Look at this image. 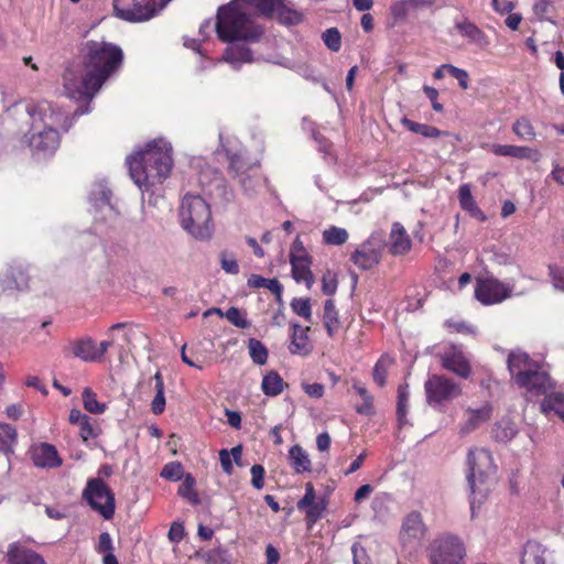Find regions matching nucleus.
<instances>
[{"label": "nucleus", "mask_w": 564, "mask_h": 564, "mask_svg": "<svg viewBox=\"0 0 564 564\" xmlns=\"http://www.w3.org/2000/svg\"><path fill=\"white\" fill-rule=\"evenodd\" d=\"M123 59L122 50L105 41H88L84 47L83 74L72 67L63 75V86L68 98L85 101L74 116L90 112V104L107 78L118 70Z\"/></svg>", "instance_id": "1"}, {"label": "nucleus", "mask_w": 564, "mask_h": 564, "mask_svg": "<svg viewBox=\"0 0 564 564\" xmlns=\"http://www.w3.org/2000/svg\"><path fill=\"white\" fill-rule=\"evenodd\" d=\"M273 0H231L217 11L215 30L225 43L259 42L264 33L258 17H271Z\"/></svg>", "instance_id": "2"}, {"label": "nucleus", "mask_w": 564, "mask_h": 564, "mask_svg": "<svg viewBox=\"0 0 564 564\" xmlns=\"http://www.w3.org/2000/svg\"><path fill=\"white\" fill-rule=\"evenodd\" d=\"M172 152L171 143H145L126 159L129 174L142 192L152 191L170 177L174 164Z\"/></svg>", "instance_id": "3"}, {"label": "nucleus", "mask_w": 564, "mask_h": 564, "mask_svg": "<svg viewBox=\"0 0 564 564\" xmlns=\"http://www.w3.org/2000/svg\"><path fill=\"white\" fill-rule=\"evenodd\" d=\"M507 364L514 384L528 393L541 395L553 388L549 373L542 369L539 361L533 360L527 352L511 351Z\"/></svg>", "instance_id": "4"}, {"label": "nucleus", "mask_w": 564, "mask_h": 564, "mask_svg": "<svg viewBox=\"0 0 564 564\" xmlns=\"http://www.w3.org/2000/svg\"><path fill=\"white\" fill-rule=\"evenodd\" d=\"M180 225L196 240H209L214 234L210 206L199 195L186 194L180 206Z\"/></svg>", "instance_id": "5"}, {"label": "nucleus", "mask_w": 564, "mask_h": 564, "mask_svg": "<svg viewBox=\"0 0 564 564\" xmlns=\"http://www.w3.org/2000/svg\"><path fill=\"white\" fill-rule=\"evenodd\" d=\"M30 128L24 132L28 141H34L36 138L42 141H57L62 134L57 128L63 119V115L56 112L47 101H30L25 106Z\"/></svg>", "instance_id": "6"}, {"label": "nucleus", "mask_w": 564, "mask_h": 564, "mask_svg": "<svg viewBox=\"0 0 564 564\" xmlns=\"http://www.w3.org/2000/svg\"><path fill=\"white\" fill-rule=\"evenodd\" d=\"M469 473L467 480L473 495L471 511H475L476 497L484 498L489 491L490 478L496 471L492 455L485 448L470 449L467 456Z\"/></svg>", "instance_id": "7"}, {"label": "nucleus", "mask_w": 564, "mask_h": 564, "mask_svg": "<svg viewBox=\"0 0 564 564\" xmlns=\"http://www.w3.org/2000/svg\"><path fill=\"white\" fill-rule=\"evenodd\" d=\"M466 553L462 538L452 532L435 535L426 547L430 564H465Z\"/></svg>", "instance_id": "8"}, {"label": "nucleus", "mask_w": 564, "mask_h": 564, "mask_svg": "<svg viewBox=\"0 0 564 564\" xmlns=\"http://www.w3.org/2000/svg\"><path fill=\"white\" fill-rule=\"evenodd\" d=\"M386 249V237L382 231H375L352 253L350 260L361 270H370L381 261Z\"/></svg>", "instance_id": "9"}, {"label": "nucleus", "mask_w": 564, "mask_h": 564, "mask_svg": "<svg viewBox=\"0 0 564 564\" xmlns=\"http://www.w3.org/2000/svg\"><path fill=\"white\" fill-rule=\"evenodd\" d=\"M83 496L88 505L106 520L112 518L115 513V496L101 479L94 478L88 480Z\"/></svg>", "instance_id": "10"}, {"label": "nucleus", "mask_w": 564, "mask_h": 564, "mask_svg": "<svg viewBox=\"0 0 564 564\" xmlns=\"http://www.w3.org/2000/svg\"><path fill=\"white\" fill-rule=\"evenodd\" d=\"M426 401L436 406L462 394V388L454 380L440 375L431 376L424 383Z\"/></svg>", "instance_id": "11"}, {"label": "nucleus", "mask_w": 564, "mask_h": 564, "mask_svg": "<svg viewBox=\"0 0 564 564\" xmlns=\"http://www.w3.org/2000/svg\"><path fill=\"white\" fill-rule=\"evenodd\" d=\"M113 10L118 18L129 22H142L156 13L154 0H113Z\"/></svg>", "instance_id": "12"}, {"label": "nucleus", "mask_w": 564, "mask_h": 564, "mask_svg": "<svg viewBox=\"0 0 564 564\" xmlns=\"http://www.w3.org/2000/svg\"><path fill=\"white\" fill-rule=\"evenodd\" d=\"M512 286L492 276L478 278L475 286V297L484 305L498 304L510 297Z\"/></svg>", "instance_id": "13"}, {"label": "nucleus", "mask_w": 564, "mask_h": 564, "mask_svg": "<svg viewBox=\"0 0 564 564\" xmlns=\"http://www.w3.org/2000/svg\"><path fill=\"white\" fill-rule=\"evenodd\" d=\"M427 533V527L423 521V517L417 511L410 512L402 522L400 531V542L403 549L415 547Z\"/></svg>", "instance_id": "14"}, {"label": "nucleus", "mask_w": 564, "mask_h": 564, "mask_svg": "<svg viewBox=\"0 0 564 564\" xmlns=\"http://www.w3.org/2000/svg\"><path fill=\"white\" fill-rule=\"evenodd\" d=\"M29 288V274L21 262L8 264L0 272V290L2 292L24 291Z\"/></svg>", "instance_id": "15"}, {"label": "nucleus", "mask_w": 564, "mask_h": 564, "mask_svg": "<svg viewBox=\"0 0 564 564\" xmlns=\"http://www.w3.org/2000/svg\"><path fill=\"white\" fill-rule=\"evenodd\" d=\"M296 507L300 511H305L307 525L312 527L323 517L326 501L324 498L317 499L313 485L307 482L305 485V494L297 501Z\"/></svg>", "instance_id": "16"}, {"label": "nucleus", "mask_w": 564, "mask_h": 564, "mask_svg": "<svg viewBox=\"0 0 564 564\" xmlns=\"http://www.w3.org/2000/svg\"><path fill=\"white\" fill-rule=\"evenodd\" d=\"M32 460L36 467L47 469L57 468L63 464L56 447L50 443H40L33 446Z\"/></svg>", "instance_id": "17"}, {"label": "nucleus", "mask_w": 564, "mask_h": 564, "mask_svg": "<svg viewBox=\"0 0 564 564\" xmlns=\"http://www.w3.org/2000/svg\"><path fill=\"white\" fill-rule=\"evenodd\" d=\"M445 369L454 372L460 378L467 379L470 375V365L463 351L455 346L445 350L441 357Z\"/></svg>", "instance_id": "18"}, {"label": "nucleus", "mask_w": 564, "mask_h": 564, "mask_svg": "<svg viewBox=\"0 0 564 564\" xmlns=\"http://www.w3.org/2000/svg\"><path fill=\"white\" fill-rule=\"evenodd\" d=\"M433 0H397L390 7V14L395 21H405L420 11L433 6Z\"/></svg>", "instance_id": "19"}, {"label": "nucleus", "mask_w": 564, "mask_h": 564, "mask_svg": "<svg viewBox=\"0 0 564 564\" xmlns=\"http://www.w3.org/2000/svg\"><path fill=\"white\" fill-rule=\"evenodd\" d=\"M412 242L405 230L400 223H393L389 239L386 240V248L392 256H403L411 250Z\"/></svg>", "instance_id": "20"}, {"label": "nucleus", "mask_w": 564, "mask_h": 564, "mask_svg": "<svg viewBox=\"0 0 564 564\" xmlns=\"http://www.w3.org/2000/svg\"><path fill=\"white\" fill-rule=\"evenodd\" d=\"M491 414L492 406L489 403H485L478 409H467L464 414V423L460 425V435L465 436L477 430L491 417Z\"/></svg>", "instance_id": "21"}, {"label": "nucleus", "mask_w": 564, "mask_h": 564, "mask_svg": "<svg viewBox=\"0 0 564 564\" xmlns=\"http://www.w3.org/2000/svg\"><path fill=\"white\" fill-rule=\"evenodd\" d=\"M291 327V343L289 345L290 352L292 355H299L303 357L308 356L313 349V346L307 335L310 327H303L297 323H293Z\"/></svg>", "instance_id": "22"}, {"label": "nucleus", "mask_w": 564, "mask_h": 564, "mask_svg": "<svg viewBox=\"0 0 564 564\" xmlns=\"http://www.w3.org/2000/svg\"><path fill=\"white\" fill-rule=\"evenodd\" d=\"M487 145H489V143H487ZM490 151L497 155L527 159L534 162L540 158V153L536 149L525 145L518 147L513 144L491 143Z\"/></svg>", "instance_id": "23"}, {"label": "nucleus", "mask_w": 564, "mask_h": 564, "mask_svg": "<svg viewBox=\"0 0 564 564\" xmlns=\"http://www.w3.org/2000/svg\"><path fill=\"white\" fill-rule=\"evenodd\" d=\"M111 191L105 181L95 182L89 192V202L96 208L105 212L107 215L113 213L111 205Z\"/></svg>", "instance_id": "24"}, {"label": "nucleus", "mask_w": 564, "mask_h": 564, "mask_svg": "<svg viewBox=\"0 0 564 564\" xmlns=\"http://www.w3.org/2000/svg\"><path fill=\"white\" fill-rule=\"evenodd\" d=\"M7 556L10 564H46L39 553L17 543L10 544Z\"/></svg>", "instance_id": "25"}, {"label": "nucleus", "mask_w": 564, "mask_h": 564, "mask_svg": "<svg viewBox=\"0 0 564 564\" xmlns=\"http://www.w3.org/2000/svg\"><path fill=\"white\" fill-rule=\"evenodd\" d=\"M551 557V553L542 544L529 541L523 547L521 564H552Z\"/></svg>", "instance_id": "26"}, {"label": "nucleus", "mask_w": 564, "mask_h": 564, "mask_svg": "<svg viewBox=\"0 0 564 564\" xmlns=\"http://www.w3.org/2000/svg\"><path fill=\"white\" fill-rule=\"evenodd\" d=\"M223 61L238 70L243 63H251L253 61L252 51L243 45L228 46L224 52Z\"/></svg>", "instance_id": "27"}, {"label": "nucleus", "mask_w": 564, "mask_h": 564, "mask_svg": "<svg viewBox=\"0 0 564 564\" xmlns=\"http://www.w3.org/2000/svg\"><path fill=\"white\" fill-rule=\"evenodd\" d=\"M455 28L462 36L468 39L471 43L478 45L481 48H485L489 44L486 34L469 20L457 22Z\"/></svg>", "instance_id": "28"}, {"label": "nucleus", "mask_w": 564, "mask_h": 564, "mask_svg": "<svg viewBox=\"0 0 564 564\" xmlns=\"http://www.w3.org/2000/svg\"><path fill=\"white\" fill-rule=\"evenodd\" d=\"M72 352L75 357L79 358L83 361H96V343L90 337H84L73 341L72 344Z\"/></svg>", "instance_id": "29"}, {"label": "nucleus", "mask_w": 564, "mask_h": 564, "mask_svg": "<svg viewBox=\"0 0 564 564\" xmlns=\"http://www.w3.org/2000/svg\"><path fill=\"white\" fill-rule=\"evenodd\" d=\"M541 411L547 415H556L564 421V393H551L541 402Z\"/></svg>", "instance_id": "30"}, {"label": "nucleus", "mask_w": 564, "mask_h": 564, "mask_svg": "<svg viewBox=\"0 0 564 564\" xmlns=\"http://www.w3.org/2000/svg\"><path fill=\"white\" fill-rule=\"evenodd\" d=\"M458 199L462 208L468 212L473 217L485 220L486 217L482 212L478 208L468 184H463L458 189Z\"/></svg>", "instance_id": "31"}, {"label": "nucleus", "mask_w": 564, "mask_h": 564, "mask_svg": "<svg viewBox=\"0 0 564 564\" xmlns=\"http://www.w3.org/2000/svg\"><path fill=\"white\" fill-rule=\"evenodd\" d=\"M289 459L295 473L311 471V459L300 445H294L290 448Z\"/></svg>", "instance_id": "32"}, {"label": "nucleus", "mask_w": 564, "mask_h": 564, "mask_svg": "<svg viewBox=\"0 0 564 564\" xmlns=\"http://www.w3.org/2000/svg\"><path fill=\"white\" fill-rule=\"evenodd\" d=\"M284 381L274 370L269 371L262 379L261 389L268 397H275L283 392Z\"/></svg>", "instance_id": "33"}, {"label": "nucleus", "mask_w": 564, "mask_h": 564, "mask_svg": "<svg viewBox=\"0 0 564 564\" xmlns=\"http://www.w3.org/2000/svg\"><path fill=\"white\" fill-rule=\"evenodd\" d=\"M402 124L408 130H410L416 134H420L424 138L434 139V138H445V137L449 135L448 132H446V131H441L435 127H432L429 124H423V123H417V122H414L406 118L402 119Z\"/></svg>", "instance_id": "34"}, {"label": "nucleus", "mask_w": 564, "mask_h": 564, "mask_svg": "<svg viewBox=\"0 0 564 564\" xmlns=\"http://www.w3.org/2000/svg\"><path fill=\"white\" fill-rule=\"evenodd\" d=\"M311 260H297V262L291 263L293 279L297 283L304 282L307 289H311L315 282L313 273L311 271Z\"/></svg>", "instance_id": "35"}, {"label": "nucleus", "mask_w": 564, "mask_h": 564, "mask_svg": "<svg viewBox=\"0 0 564 564\" xmlns=\"http://www.w3.org/2000/svg\"><path fill=\"white\" fill-rule=\"evenodd\" d=\"M274 12L284 24H297L302 20V14L299 11L286 7L281 0H273L272 14Z\"/></svg>", "instance_id": "36"}, {"label": "nucleus", "mask_w": 564, "mask_h": 564, "mask_svg": "<svg viewBox=\"0 0 564 564\" xmlns=\"http://www.w3.org/2000/svg\"><path fill=\"white\" fill-rule=\"evenodd\" d=\"M518 433L513 422L510 420H501L492 427V436L496 441L507 443L511 441Z\"/></svg>", "instance_id": "37"}, {"label": "nucleus", "mask_w": 564, "mask_h": 564, "mask_svg": "<svg viewBox=\"0 0 564 564\" xmlns=\"http://www.w3.org/2000/svg\"><path fill=\"white\" fill-rule=\"evenodd\" d=\"M26 149L35 162H43L54 155L57 143H26Z\"/></svg>", "instance_id": "38"}, {"label": "nucleus", "mask_w": 564, "mask_h": 564, "mask_svg": "<svg viewBox=\"0 0 564 564\" xmlns=\"http://www.w3.org/2000/svg\"><path fill=\"white\" fill-rule=\"evenodd\" d=\"M323 318L327 334L333 337L339 328L338 313L335 308V303L333 300L325 301Z\"/></svg>", "instance_id": "39"}, {"label": "nucleus", "mask_w": 564, "mask_h": 564, "mask_svg": "<svg viewBox=\"0 0 564 564\" xmlns=\"http://www.w3.org/2000/svg\"><path fill=\"white\" fill-rule=\"evenodd\" d=\"M247 283L253 289L265 288L279 297L283 291L282 284L276 279H265L258 274H251Z\"/></svg>", "instance_id": "40"}, {"label": "nucleus", "mask_w": 564, "mask_h": 564, "mask_svg": "<svg viewBox=\"0 0 564 564\" xmlns=\"http://www.w3.org/2000/svg\"><path fill=\"white\" fill-rule=\"evenodd\" d=\"M17 443L15 429L6 423H0V453H12L13 446Z\"/></svg>", "instance_id": "41"}, {"label": "nucleus", "mask_w": 564, "mask_h": 564, "mask_svg": "<svg viewBox=\"0 0 564 564\" xmlns=\"http://www.w3.org/2000/svg\"><path fill=\"white\" fill-rule=\"evenodd\" d=\"M153 380H154L155 397L152 400L151 410L154 414H161V413H163V411L165 409V395H164L163 377L160 371H158L154 375Z\"/></svg>", "instance_id": "42"}, {"label": "nucleus", "mask_w": 564, "mask_h": 564, "mask_svg": "<svg viewBox=\"0 0 564 564\" xmlns=\"http://www.w3.org/2000/svg\"><path fill=\"white\" fill-rule=\"evenodd\" d=\"M352 388L359 394V397L362 400V403L356 406V411L359 414H364V415L372 414V412H373V398H372V395L369 393V391L366 389V387L360 384L358 381H355L352 383Z\"/></svg>", "instance_id": "43"}, {"label": "nucleus", "mask_w": 564, "mask_h": 564, "mask_svg": "<svg viewBox=\"0 0 564 564\" xmlns=\"http://www.w3.org/2000/svg\"><path fill=\"white\" fill-rule=\"evenodd\" d=\"M82 399L85 410L93 414H102L107 410L106 403H100L97 394L89 388L84 389Z\"/></svg>", "instance_id": "44"}, {"label": "nucleus", "mask_w": 564, "mask_h": 564, "mask_svg": "<svg viewBox=\"0 0 564 564\" xmlns=\"http://www.w3.org/2000/svg\"><path fill=\"white\" fill-rule=\"evenodd\" d=\"M248 350L250 358L256 365L263 366L267 364L269 352L260 340L250 338L248 341Z\"/></svg>", "instance_id": "45"}, {"label": "nucleus", "mask_w": 564, "mask_h": 564, "mask_svg": "<svg viewBox=\"0 0 564 564\" xmlns=\"http://www.w3.org/2000/svg\"><path fill=\"white\" fill-rule=\"evenodd\" d=\"M348 232L345 228L332 226L323 232L325 243L332 246H341L348 240Z\"/></svg>", "instance_id": "46"}, {"label": "nucleus", "mask_w": 564, "mask_h": 564, "mask_svg": "<svg viewBox=\"0 0 564 564\" xmlns=\"http://www.w3.org/2000/svg\"><path fill=\"white\" fill-rule=\"evenodd\" d=\"M410 397L409 386L401 384L398 389V403H397V415L399 425H403L406 422V408Z\"/></svg>", "instance_id": "47"}, {"label": "nucleus", "mask_w": 564, "mask_h": 564, "mask_svg": "<svg viewBox=\"0 0 564 564\" xmlns=\"http://www.w3.org/2000/svg\"><path fill=\"white\" fill-rule=\"evenodd\" d=\"M392 359L388 356H382L375 365L372 377L373 381L380 386L383 387L386 384V377L388 373V370L392 366Z\"/></svg>", "instance_id": "48"}, {"label": "nucleus", "mask_w": 564, "mask_h": 564, "mask_svg": "<svg viewBox=\"0 0 564 564\" xmlns=\"http://www.w3.org/2000/svg\"><path fill=\"white\" fill-rule=\"evenodd\" d=\"M238 178L243 193L249 197L254 196L258 193V189L261 187L262 182L264 181L260 175L251 174H247L245 176L241 175Z\"/></svg>", "instance_id": "49"}, {"label": "nucleus", "mask_w": 564, "mask_h": 564, "mask_svg": "<svg viewBox=\"0 0 564 564\" xmlns=\"http://www.w3.org/2000/svg\"><path fill=\"white\" fill-rule=\"evenodd\" d=\"M252 166L251 163L247 162L241 153H235L229 156V167L239 177L247 175V171Z\"/></svg>", "instance_id": "50"}, {"label": "nucleus", "mask_w": 564, "mask_h": 564, "mask_svg": "<svg viewBox=\"0 0 564 564\" xmlns=\"http://www.w3.org/2000/svg\"><path fill=\"white\" fill-rule=\"evenodd\" d=\"M184 474V469L181 463L172 462L166 464L161 470V477L167 480L177 481L181 480Z\"/></svg>", "instance_id": "51"}, {"label": "nucleus", "mask_w": 564, "mask_h": 564, "mask_svg": "<svg viewBox=\"0 0 564 564\" xmlns=\"http://www.w3.org/2000/svg\"><path fill=\"white\" fill-rule=\"evenodd\" d=\"M195 479L191 475H186L183 484L180 486L178 494L192 503L198 502L197 494L194 490Z\"/></svg>", "instance_id": "52"}, {"label": "nucleus", "mask_w": 564, "mask_h": 564, "mask_svg": "<svg viewBox=\"0 0 564 564\" xmlns=\"http://www.w3.org/2000/svg\"><path fill=\"white\" fill-rule=\"evenodd\" d=\"M322 39L329 50H332L333 52L339 51L341 45V36L336 28L327 29L323 33Z\"/></svg>", "instance_id": "53"}, {"label": "nucleus", "mask_w": 564, "mask_h": 564, "mask_svg": "<svg viewBox=\"0 0 564 564\" xmlns=\"http://www.w3.org/2000/svg\"><path fill=\"white\" fill-rule=\"evenodd\" d=\"M291 307L299 316L304 317L306 321H311L312 310L310 299H293Z\"/></svg>", "instance_id": "54"}, {"label": "nucleus", "mask_w": 564, "mask_h": 564, "mask_svg": "<svg viewBox=\"0 0 564 564\" xmlns=\"http://www.w3.org/2000/svg\"><path fill=\"white\" fill-rule=\"evenodd\" d=\"M514 133L521 139H532L534 137L533 127L528 119H520L513 124Z\"/></svg>", "instance_id": "55"}, {"label": "nucleus", "mask_w": 564, "mask_h": 564, "mask_svg": "<svg viewBox=\"0 0 564 564\" xmlns=\"http://www.w3.org/2000/svg\"><path fill=\"white\" fill-rule=\"evenodd\" d=\"M226 318L235 326L239 328H246L249 326V322L241 314L240 310L237 307H230L226 311Z\"/></svg>", "instance_id": "56"}, {"label": "nucleus", "mask_w": 564, "mask_h": 564, "mask_svg": "<svg viewBox=\"0 0 564 564\" xmlns=\"http://www.w3.org/2000/svg\"><path fill=\"white\" fill-rule=\"evenodd\" d=\"M221 269L230 274H237L239 272V265L234 256H228L226 251L219 254Z\"/></svg>", "instance_id": "57"}, {"label": "nucleus", "mask_w": 564, "mask_h": 564, "mask_svg": "<svg viewBox=\"0 0 564 564\" xmlns=\"http://www.w3.org/2000/svg\"><path fill=\"white\" fill-rule=\"evenodd\" d=\"M205 558L207 564H228L226 552L219 547L206 552Z\"/></svg>", "instance_id": "58"}, {"label": "nucleus", "mask_w": 564, "mask_h": 564, "mask_svg": "<svg viewBox=\"0 0 564 564\" xmlns=\"http://www.w3.org/2000/svg\"><path fill=\"white\" fill-rule=\"evenodd\" d=\"M79 434L84 441L97 437L96 429L91 423V419L88 416L79 425Z\"/></svg>", "instance_id": "59"}, {"label": "nucleus", "mask_w": 564, "mask_h": 564, "mask_svg": "<svg viewBox=\"0 0 564 564\" xmlns=\"http://www.w3.org/2000/svg\"><path fill=\"white\" fill-rule=\"evenodd\" d=\"M351 553L354 564H369V557L360 543L355 542L351 545Z\"/></svg>", "instance_id": "60"}, {"label": "nucleus", "mask_w": 564, "mask_h": 564, "mask_svg": "<svg viewBox=\"0 0 564 564\" xmlns=\"http://www.w3.org/2000/svg\"><path fill=\"white\" fill-rule=\"evenodd\" d=\"M251 473V484L256 489H262L264 486L263 477H264V468L261 465H253L250 469Z\"/></svg>", "instance_id": "61"}, {"label": "nucleus", "mask_w": 564, "mask_h": 564, "mask_svg": "<svg viewBox=\"0 0 564 564\" xmlns=\"http://www.w3.org/2000/svg\"><path fill=\"white\" fill-rule=\"evenodd\" d=\"M550 275L552 279V284L556 290L564 291V270L555 267L550 265Z\"/></svg>", "instance_id": "62"}, {"label": "nucleus", "mask_w": 564, "mask_h": 564, "mask_svg": "<svg viewBox=\"0 0 564 564\" xmlns=\"http://www.w3.org/2000/svg\"><path fill=\"white\" fill-rule=\"evenodd\" d=\"M448 73L458 80V84L463 89L468 88L469 75L465 69L451 65L448 67Z\"/></svg>", "instance_id": "63"}, {"label": "nucleus", "mask_w": 564, "mask_h": 564, "mask_svg": "<svg viewBox=\"0 0 564 564\" xmlns=\"http://www.w3.org/2000/svg\"><path fill=\"white\" fill-rule=\"evenodd\" d=\"M322 290L326 295H333L337 290V280L330 272L325 274L322 280Z\"/></svg>", "instance_id": "64"}]
</instances>
